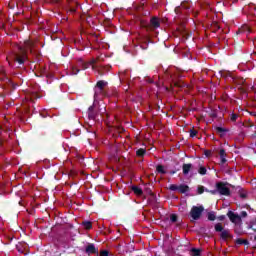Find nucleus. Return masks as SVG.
Listing matches in <instances>:
<instances>
[{
  "instance_id": "1",
  "label": "nucleus",
  "mask_w": 256,
  "mask_h": 256,
  "mask_svg": "<svg viewBox=\"0 0 256 256\" xmlns=\"http://www.w3.org/2000/svg\"><path fill=\"white\" fill-rule=\"evenodd\" d=\"M31 47V42L29 40L24 42V46L20 47V52L15 54L14 59L20 65H23L27 60V50Z\"/></svg>"
},
{
  "instance_id": "16",
  "label": "nucleus",
  "mask_w": 256,
  "mask_h": 256,
  "mask_svg": "<svg viewBox=\"0 0 256 256\" xmlns=\"http://www.w3.org/2000/svg\"><path fill=\"white\" fill-rule=\"evenodd\" d=\"M208 219L209 221H215V213L213 212L208 213Z\"/></svg>"
},
{
  "instance_id": "2",
  "label": "nucleus",
  "mask_w": 256,
  "mask_h": 256,
  "mask_svg": "<svg viewBox=\"0 0 256 256\" xmlns=\"http://www.w3.org/2000/svg\"><path fill=\"white\" fill-rule=\"evenodd\" d=\"M203 206H194L192 209H191V212H190V215H191V218L194 220V221H197V219H199V217H201V214L203 213Z\"/></svg>"
},
{
  "instance_id": "31",
  "label": "nucleus",
  "mask_w": 256,
  "mask_h": 256,
  "mask_svg": "<svg viewBox=\"0 0 256 256\" xmlns=\"http://www.w3.org/2000/svg\"><path fill=\"white\" fill-rule=\"evenodd\" d=\"M219 219L220 221H223V219H225V216H220Z\"/></svg>"
},
{
  "instance_id": "24",
  "label": "nucleus",
  "mask_w": 256,
  "mask_h": 256,
  "mask_svg": "<svg viewBox=\"0 0 256 256\" xmlns=\"http://www.w3.org/2000/svg\"><path fill=\"white\" fill-rule=\"evenodd\" d=\"M197 135V130L190 131V137H195Z\"/></svg>"
},
{
  "instance_id": "22",
  "label": "nucleus",
  "mask_w": 256,
  "mask_h": 256,
  "mask_svg": "<svg viewBox=\"0 0 256 256\" xmlns=\"http://www.w3.org/2000/svg\"><path fill=\"white\" fill-rule=\"evenodd\" d=\"M215 230L216 231H223V226L221 224H216L215 225Z\"/></svg>"
},
{
  "instance_id": "32",
  "label": "nucleus",
  "mask_w": 256,
  "mask_h": 256,
  "mask_svg": "<svg viewBox=\"0 0 256 256\" xmlns=\"http://www.w3.org/2000/svg\"><path fill=\"white\" fill-rule=\"evenodd\" d=\"M89 111H93V106H90V107H89Z\"/></svg>"
},
{
  "instance_id": "26",
  "label": "nucleus",
  "mask_w": 256,
  "mask_h": 256,
  "mask_svg": "<svg viewBox=\"0 0 256 256\" xmlns=\"http://www.w3.org/2000/svg\"><path fill=\"white\" fill-rule=\"evenodd\" d=\"M231 121H237V115L236 114H232Z\"/></svg>"
},
{
  "instance_id": "14",
  "label": "nucleus",
  "mask_w": 256,
  "mask_h": 256,
  "mask_svg": "<svg viewBox=\"0 0 256 256\" xmlns=\"http://www.w3.org/2000/svg\"><path fill=\"white\" fill-rule=\"evenodd\" d=\"M136 155H138V157H143V155H145V149L141 148L137 150Z\"/></svg>"
},
{
  "instance_id": "28",
  "label": "nucleus",
  "mask_w": 256,
  "mask_h": 256,
  "mask_svg": "<svg viewBox=\"0 0 256 256\" xmlns=\"http://www.w3.org/2000/svg\"><path fill=\"white\" fill-rule=\"evenodd\" d=\"M77 73H79V70H73L72 75H77Z\"/></svg>"
},
{
  "instance_id": "18",
  "label": "nucleus",
  "mask_w": 256,
  "mask_h": 256,
  "mask_svg": "<svg viewBox=\"0 0 256 256\" xmlns=\"http://www.w3.org/2000/svg\"><path fill=\"white\" fill-rule=\"evenodd\" d=\"M83 227H85L86 229H91L92 224L91 222H83Z\"/></svg>"
},
{
  "instance_id": "8",
  "label": "nucleus",
  "mask_w": 256,
  "mask_h": 256,
  "mask_svg": "<svg viewBox=\"0 0 256 256\" xmlns=\"http://www.w3.org/2000/svg\"><path fill=\"white\" fill-rule=\"evenodd\" d=\"M189 171H191V164H184L183 165V173H184V175H187V173H189Z\"/></svg>"
},
{
  "instance_id": "27",
  "label": "nucleus",
  "mask_w": 256,
  "mask_h": 256,
  "mask_svg": "<svg viewBox=\"0 0 256 256\" xmlns=\"http://www.w3.org/2000/svg\"><path fill=\"white\" fill-rule=\"evenodd\" d=\"M205 155H206V157H210L211 156V151L206 150Z\"/></svg>"
},
{
  "instance_id": "29",
  "label": "nucleus",
  "mask_w": 256,
  "mask_h": 256,
  "mask_svg": "<svg viewBox=\"0 0 256 256\" xmlns=\"http://www.w3.org/2000/svg\"><path fill=\"white\" fill-rule=\"evenodd\" d=\"M218 133H223V128H217Z\"/></svg>"
},
{
  "instance_id": "30",
  "label": "nucleus",
  "mask_w": 256,
  "mask_h": 256,
  "mask_svg": "<svg viewBox=\"0 0 256 256\" xmlns=\"http://www.w3.org/2000/svg\"><path fill=\"white\" fill-rule=\"evenodd\" d=\"M96 101H97V94L94 95V105H95Z\"/></svg>"
},
{
  "instance_id": "7",
  "label": "nucleus",
  "mask_w": 256,
  "mask_h": 256,
  "mask_svg": "<svg viewBox=\"0 0 256 256\" xmlns=\"http://www.w3.org/2000/svg\"><path fill=\"white\" fill-rule=\"evenodd\" d=\"M150 23L154 27V29H157V27H159V19L157 18H152Z\"/></svg>"
},
{
  "instance_id": "11",
  "label": "nucleus",
  "mask_w": 256,
  "mask_h": 256,
  "mask_svg": "<svg viewBox=\"0 0 256 256\" xmlns=\"http://www.w3.org/2000/svg\"><path fill=\"white\" fill-rule=\"evenodd\" d=\"M106 85H107V82H105V81H99V82L97 83V88L101 91V89H103Z\"/></svg>"
},
{
  "instance_id": "20",
  "label": "nucleus",
  "mask_w": 256,
  "mask_h": 256,
  "mask_svg": "<svg viewBox=\"0 0 256 256\" xmlns=\"http://www.w3.org/2000/svg\"><path fill=\"white\" fill-rule=\"evenodd\" d=\"M199 173H200V175H205L207 173V169H205V167H201L199 169Z\"/></svg>"
},
{
  "instance_id": "3",
  "label": "nucleus",
  "mask_w": 256,
  "mask_h": 256,
  "mask_svg": "<svg viewBox=\"0 0 256 256\" xmlns=\"http://www.w3.org/2000/svg\"><path fill=\"white\" fill-rule=\"evenodd\" d=\"M227 216L229 217L230 221L235 225H241V216H239V214L229 211Z\"/></svg>"
},
{
  "instance_id": "10",
  "label": "nucleus",
  "mask_w": 256,
  "mask_h": 256,
  "mask_svg": "<svg viewBox=\"0 0 256 256\" xmlns=\"http://www.w3.org/2000/svg\"><path fill=\"white\" fill-rule=\"evenodd\" d=\"M220 159H221V163H226L227 159H225V150H220Z\"/></svg>"
},
{
  "instance_id": "34",
  "label": "nucleus",
  "mask_w": 256,
  "mask_h": 256,
  "mask_svg": "<svg viewBox=\"0 0 256 256\" xmlns=\"http://www.w3.org/2000/svg\"><path fill=\"white\" fill-rule=\"evenodd\" d=\"M211 193H212L213 195H215V191H211Z\"/></svg>"
},
{
  "instance_id": "25",
  "label": "nucleus",
  "mask_w": 256,
  "mask_h": 256,
  "mask_svg": "<svg viewBox=\"0 0 256 256\" xmlns=\"http://www.w3.org/2000/svg\"><path fill=\"white\" fill-rule=\"evenodd\" d=\"M100 256H109V252H107V251H102V252L100 253Z\"/></svg>"
},
{
  "instance_id": "6",
  "label": "nucleus",
  "mask_w": 256,
  "mask_h": 256,
  "mask_svg": "<svg viewBox=\"0 0 256 256\" xmlns=\"http://www.w3.org/2000/svg\"><path fill=\"white\" fill-rule=\"evenodd\" d=\"M132 191H134L135 195L141 196L143 195V190L139 188L138 186H133Z\"/></svg>"
},
{
  "instance_id": "13",
  "label": "nucleus",
  "mask_w": 256,
  "mask_h": 256,
  "mask_svg": "<svg viewBox=\"0 0 256 256\" xmlns=\"http://www.w3.org/2000/svg\"><path fill=\"white\" fill-rule=\"evenodd\" d=\"M191 255L192 256H199V255H201V250L193 248L191 250Z\"/></svg>"
},
{
  "instance_id": "9",
  "label": "nucleus",
  "mask_w": 256,
  "mask_h": 256,
  "mask_svg": "<svg viewBox=\"0 0 256 256\" xmlns=\"http://www.w3.org/2000/svg\"><path fill=\"white\" fill-rule=\"evenodd\" d=\"M86 253H95V245L89 244V245L86 247Z\"/></svg>"
},
{
  "instance_id": "33",
  "label": "nucleus",
  "mask_w": 256,
  "mask_h": 256,
  "mask_svg": "<svg viewBox=\"0 0 256 256\" xmlns=\"http://www.w3.org/2000/svg\"><path fill=\"white\" fill-rule=\"evenodd\" d=\"M142 27H147V25H145L144 22H142Z\"/></svg>"
},
{
  "instance_id": "4",
  "label": "nucleus",
  "mask_w": 256,
  "mask_h": 256,
  "mask_svg": "<svg viewBox=\"0 0 256 256\" xmlns=\"http://www.w3.org/2000/svg\"><path fill=\"white\" fill-rule=\"evenodd\" d=\"M217 189L220 195H229V186L224 183H218Z\"/></svg>"
},
{
  "instance_id": "5",
  "label": "nucleus",
  "mask_w": 256,
  "mask_h": 256,
  "mask_svg": "<svg viewBox=\"0 0 256 256\" xmlns=\"http://www.w3.org/2000/svg\"><path fill=\"white\" fill-rule=\"evenodd\" d=\"M179 193H187L189 191V186L187 185H180L178 186Z\"/></svg>"
},
{
  "instance_id": "23",
  "label": "nucleus",
  "mask_w": 256,
  "mask_h": 256,
  "mask_svg": "<svg viewBox=\"0 0 256 256\" xmlns=\"http://www.w3.org/2000/svg\"><path fill=\"white\" fill-rule=\"evenodd\" d=\"M239 217H241V219H245V217H247V212L242 211L239 215Z\"/></svg>"
},
{
  "instance_id": "12",
  "label": "nucleus",
  "mask_w": 256,
  "mask_h": 256,
  "mask_svg": "<svg viewBox=\"0 0 256 256\" xmlns=\"http://www.w3.org/2000/svg\"><path fill=\"white\" fill-rule=\"evenodd\" d=\"M156 171L158 173H161L162 175H164V173H167V171H165V167H163L161 165L157 166Z\"/></svg>"
},
{
  "instance_id": "19",
  "label": "nucleus",
  "mask_w": 256,
  "mask_h": 256,
  "mask_svg": "<svg viewBox=\"0 0 256 256\" xmlns=\"http://www.w3.org/2000/svg\"><path fill=\"white\" fill-rule=\"evenodd\" d=\"M170 220H171L172 223H175L177 221V215L171 214L170 215Z\"/></svg>"
},
{
  "instance_id": "15",
  "label": "nucleus",
  "mask_w": 256,
  "mask_h": 256,
  "mask_svg": "<svg viewBox=\"0 0 256 256\" xmlns=\"http://www.w3.org/2000/svg\"><path fill=\"white\" fill-rule=\"evenodd\" d=\"M227 237H229V231H227V230L222 231L221 238L227 239Z\"/></svg>"
},
{
  "instance_id": "21",
  "label": "nucleus",
  "mask_w": 256,
  "mask_h": 256,
  "mask_svg": "<svg viewBox=\"0 0 256 256\" xmlns=\"http://www.w3.org/2000/svg\"><path fill=\"white\" fill-rule=\"evenodd\" d=\"M204 192H205V187L199 186V187H198V194L201 195V194H203Z\"/></svg>"
},
{
  "instance_id": "17",
  "label": "nucleus",
  "mask_w": 256,
  "mask_h": 256,
  "mask_svg": "<svg viewBox=\"0 0 256 256\" xmlns=\"http://www.w3.org/2000/svg\"><path fill=\"white\" fill-rule=\"evenodd\" d=\"M169 189H170L171 191H178V190H179V186L172 184V185L169 186Z\"/></svg>"
}]
</instances>
